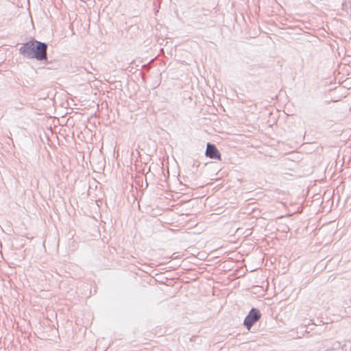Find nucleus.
I'll return each mask as SVG.
<instances>
[{
    "mask_svg": "<svg viewBox=\"0 0 351 351\" xmlns=\"http://www.w3.org/2000/svg\"><path fill=\"white\" fill-rule=\"evenodd\" d=\"M206 157L210 159L221 160V154L219 149L217 148L215 144L208 143L206 145V149L205 152Z\"/></svg>",
    "mask_w": 351,
    "mask_h": 351,
    "instance_id": "3",
    "label": "nucleus"
},
{
    "mask_svg": "<svg viewBox=\"0 0 351 351\" xmlns=\"http://www.w3.org/2000/svg\"><path fill=\"white\" fill-rule=\"evenodd\" d=\"M47 43L32 38L23 43L19 51L20 54L27 59L45 61L47 60Z\"/></svg>",
    "mask_w": 351,
    "mask_h": 351,
    "instance_id": "1",
    "label": "nucleus"
},
{
    "mask_svg": "<svg viewBox=\"0 0 351 351\" xmlns=\"http://www.w3.org/2000/svg\"><path fill=\"white\" fill-rule=\"evenodd\" d=\"M326 351H335L334 349H328Z\"/></svg>",
    "mask_w": 351,
    "mask_h": 351,
    "instance_id": "4",
    "label": "nucleus"
},
{
    "mask_svg": "<svg viewBox=\"0 0 351 351\" xmlns=\"http://www.w3.org/2000/svg\"><path fill=\"white\" fill-rule=\"evenodd\" d=\"M262 314L257 308H252L243 321V326L250 331L252 327L261 318Z\"/></svg>",
    "mask_w": 351,
    "mask_h": 351,
    "instance_id": "2",
    "label": "nucleus"
}]
</instances>
